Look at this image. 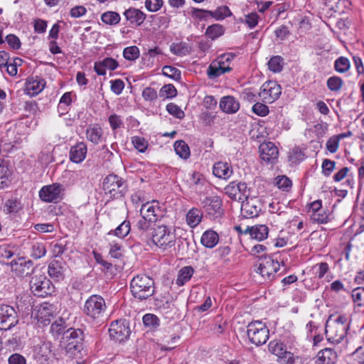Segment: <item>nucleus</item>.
<instances>
[{"label": "nucleus", "instance_id": "20", "mask_svg": "<svg viewBox=\"0 0 364 364\" xmlns=\"http://www.w3.org/2000/svg\"><path fill=\"white\" fill-rule=\"evenodd\" d=\"M87 154V144L83 141H79L70 146L69 159L73 163L80 164L85 159Z\"/></svg>", "mask_w": 364, "mask_h": 364}, {"label": "nucleus", "instance_id": "58", "mask_svg": "<svg viewBox=\"0 0 364 364\" xmlns=\"http://www.w3.org/2000/svg\"><path fill=\"white\" fill-rule=\"evenodd\" d=\"M160 95L166 98H172L176 96L177 90L171 84L165 85L161 88Z\"/></svg>", "mask_w": 364, "mask_h": 364}, {"label": "nucleus", "instance_id": "13", "mask_svg": "<svg viewBox=\"0 0 364 364\" xmlns=\"http://www.w3.org/2000/svg\"><path fill=\"white\" fill-rule=\"evenodd\" d=\"M202 203L205 212L210 220L220 218L223 215V200L219 196L206 197Z\"/></svg>", "mask_w": 364, "mask_h": 364}, {"label": "nucleus", "instance_id": "57", "mask_svg": "<svg viewBox=\"0 0 364 364\" xmlns=\"http://www.w3.org/2000/svg\"><path fill=\"white\" fill-rule=\"evenodd\" d=\"M276 183L279 189L285 191H288L292 186L291 181L286 176H277Z\"/></svg>", "mask_w": 364, "mask_h": 364}, {"label": "nucleus", "instance_id": "53", "mask_svg": "<svg viewBox=\"0 0 364 364\" xmlns=\"http://www.w3.org/2000/svg\"><path fill=\"white\" fill-rule=\"evenodd\" d=\"M123 56L126 60H135L139 57V49L136 46L127 47L123 50Z\"/></svg>", "mask_w": 364, "mask_h": 364}, {"label": "nucleus", "instance_id": "51", "mask_svg": "<svg viewBox=\"0 0 364 364\" xmlns=\"http://www.w3.org/2000/svg\"><path fill=\"white\" fill-rule=\"evenodd\" d=\"M269 69L274 73H279L283 68V59L279 55L273 56L268 62Z\"/></svg>", "mask_w": 364, "mask_h": 364}, {"label": "nucleus", "instance_id": "63", "mask_svg": "<svg viewBox=\"0 0 364 364\" xmlns=\"http://www.w3.org/2000/svg\"><path fill=\"white\" fill-rule=\"evenodd\" d=\"M163 74L171 78H178L181 77V71L173 66L165 65L162 69Z\"/></svg>", "mask_w": 364, "mask_h": 364}, {"label": "nucleus", "instance_id": "43", "mask_svg": "<svg viewBox=\"0 0 364 364\" xmlns=\"http://www.w3.org/2000/svg\"><path fill=\"white\" fill-rule=\"evenodd\" d=\"M101 20L107 25H117L120 22L121 17L117 12L106 11L101 15Z\"/></svg>", "mask_w": 364, "mask_h": 364}, {"label": "nucleus", "instance_id": "24", "mask_svg": "<svg viewBox=\"0 0 364 364\" xmlns=\"http://www.w3.org/2000/svg\"><path fill=\"white\" fill-rule=\"evenodd\" d=\"M213 175L220 179L228 180L233 173L232 167L226 161H218L213 167Z\"/></svg>", "mask_w": 364, "mask_h": 364}, {"label": "nucleus", "instance_id": "31", "mask_svg": "<svg viewBox=\"0 0 364 364\" xmlns=\"http://www.w3.org/2000/svg\"><path fill=\"white\" fill-rule=\"evenodd\" d=\"M102 136L103 130L98 124L90 125L86 129L87 139L95 145L102 141Z\"/></svg>", "mask_w": 364, "mask_h": 364}, {"label": "nucleus", "instance_id": "48", "mask_svg": "<svg viewBox=\"0 0 364 364\" xmlns=\"http://www.w3.org/2000/svg\"><path fill=\"white\" fill-rule=\"evenodd\" d=\"M224 33V28L220 24H213L209 26L205 31V35L208 38L215 40Z\"/></svg>", "mask_w": 364, "mask_h": 364}, {"label": "nucleus", "instance_id": "4", "mask_svg": "<svg viewBox=\"0 0 364 364\" xmlns=\"http://www.w3.org/2000/svg\"><path fill=\"white\" fill-rule=\"evenodd\" d=\"M107 310L104 298L98 294H92L85 301L82 312L89 319L95 321L102 318Z\"/></svg>", "mask_w": 364, "mask_h": 364}, {"label": "nucleus", "instance_id": "25", "mask_svg": "<svg viewBox=\"0 0 364 364\" xmlns=\"http://www.w3.org/2000/svg\"><path fill=\"white\" fill-rule=\"evenodd\" d=\"M243 232L245 235L249 234L252 239L262 241L267 238L269 228L265 225H255L247 226Z\"/></svg>", "mask_w": 364, "mask_h": 364}, {"label": "nucleus", "instance_id": "52", "mask_svg": "<svg viewBox=\"0 0 364 364\" xmlns=\"http://www.w3.org/2000/svg\"><path fill=\"white\" fill-rule=\"evenodd\" d=\"M132 143L133 144L134 148L141 153L145 152L149 145L147 140H146L144 137L139 136H132Z\"/></svg>", "mask_w": 364, "mask_h": 364}, {"label": "nucleus", "instance_id": "28", "mask_svg": "<svg viewBox=\"0 0 364 364\" xmlns=\"http://www.w3.org/2000/svg\"><path fill=\"white\" fill-rule=\"evenodd\" d=\"M33 356L37 361L43 363L50 358L51 353V343L50 342H43L34 347Z\"/></svg>", "mask_w": 364, "mask_h": 364}, {"label": "nucleus", "instance_id": "7", "mask_svg": "<svg viewBox=\"0 0 364 364\" xmlns=\"http://www.w3.org/2000/svg\"><path fill=\"white\" fill-rule=\"evenodd\" d=\"M249 341L257 346L264 344L269 339V331L266 324L261 321L250 322L247 326Z\"/></svg>", "mask_w": 364, "mask_h": 364}, {"label": "nucleus", "instance_id": "27", "mask_svg": "<svg viewBox=\"0 0 364 364\" xmlns=\"http://www.w3.org/2000/svg\"><path fill=\"white\" fill-rule=\"evenodd\" d=\"M337 357V353L333 348H325L318 352L316 364H334Z\"/></svg>", "mask_w": 364, "mask_h": 364}, {"label": "nucleus", "instance_id": "32", "mask_svg": "<svg viewBox=\"0 0 364 364\" xmlns=\"http://www.w3.org/2000/svg\"><path fill=\"white\" fill-rule=\"evenodd\" d=\"M219 241L218 233L212 230H208L203 232L200 238L201 244L207 248H213Z\"/></svg>", "mask_w": 364, "mask_h": 364}, {"label": "nucleus", "instance_id": "33", "mask_svg": "<svg viewBox=\"0 0 364 364\" xmlns=\"http://www.w3.org/2000/svg\"><path fill=\"white\" fill-rule=\"evenodd\" d=\"M194 272L195 270L191 266H185L182 267L178 273L176 284L178 287L183 286L185 284H186L188 281L191 280Z\"/></svg>", "mask_w": 364, "mask_h": 364}, {"label": "nucleus", "instance_id": "37", "mask_svg": "<svg viewBox=\"0 0 364 364\" xmlns=\"http://www.w3.org/2000/svg\"><path fill=\"white\" fill-rule=\"evenodd\" d=\"M311 219L318 224H326L331 220V213L327 208H323L321 211L311 213Z\"/></svg>", "mask_w": 364, "mask_h": 364}, {"label": "nucleus", "instance_id": "14", "mask_svg": "<svg viewBox=\"0 0 364 364\" xmlns=\"http://www.w3.org/2000/svg\"><path fill=\"white\" fill-rule=\"evenodd\" d=\"M109 333L113 340L122 342L129 337L131 331L126 320H119L111 323Z\"/></svg>", "mask_w": 364, "mask_h": 364}, {"label": "nucleus", "instance_id": "46", "mask_svg": "<svg viewBox=\"0 0 364 364\" xmlns=\"http://www.w3.org/2000/svg\"><path fill=\"white\" fill-rule=\"evenodd\" d=\"M11 181V172L6 166H0V189L9 186Z\"/></svg>", "mask_w": 364, "mask_h": 364}, {"label": "nucleus", "instance_id": "39", "mask_svg": "<svg viewBox=\"0 0 364 364\" xmlns=\"http://www.w3.org/2000/svg\"><path fill=\"white\" fill-rule=\"evenodd\" d=\"M46 249L43 243L33 242L31 245V256L36 259H40L46 255Z\"/></svg>", "mask_w": 364, "mask_h": 364}, {"label": "nucleus", "instance_id": "1", "mask_svg": "<svg viewBox=\"0 0 364 364\" xmlns=\"http://www.w3.org/2000/svg\"><path fill=\"white\" fill-rule=\"evenodd\" d=\"M349 326L346 316L339 315L336 318L330 316L325 326L327 340L333 344L340 343L346 337Z\"/></svg>", "mask_w": 364, "mask_h": 364}, {"label": "nucleus", "instance_id": "35", "mask_svg": "<svg viewBox=\"0 0 364 364\" xmlns=\"http://www.w3.org/2000/svg\"><path fill=\"white\" fill-rule=\"evenodd\" d=\"M131 230V223L129 220H124L114 230H110L107 235H114L119 238L123 239L129 235Z\"/></svg>", "mask_w": 364, "mask_h": 364}, {"label": "nucleus", "instance_id": "9", "mask_svg": "<svg viewBox=\"0 0 364 364\" xmlns=\"http://www.w3.org/2000/svg\"><path fill=\"white\" fill-rule=\"evenodd\" d=\"M250 191L246 183L238 181H231L224 188L225 194L235 201L242 202L247 199Z\"/></svg>", "mask_w": 364, "mask_h": 364}, {"label": "nucleus", "instance_id": "55", "mask_svg": "<svg viewBox=\"0 0 364 364\" xmlns=\"http://www.w3.org/2000/svg\"><path fill=\"white\" fill-rule=\"evenodd\" d=\"M351 296L353 302L358 306H364V287H358L353 289Z\"/></svg>", "mask_w": 364, "mask_h": 364}, {"label": "nucleus", "instance_id": "17", "mask_svg": "<svg viewBox=\"0 0 364 364\" xmlns=\"http://www.w3.org/2000/svg\"><path fill=\"white\" fill-rule=\"evenodd\" d=\"M11 268L18 277H24L28 275L32 271L33 262L30 259L24 257H18L13 259L11 263Z\"/></svg>", "mask_w": 364, "mask_h": 364}, {"label": "nucleus", "instance_id": "8", "mask_svg": "<svg viewBox=\"0 0 364 364\" xmlns=\"http://www.w3.org/2000/svg\"><path fill=\"white\" fill-rule=\"evenodd\" d=\"M30 287L33 294L38 297L50 295L54 291L52 282L43 274L32 277Z\"/></svg>", "mask_w": 364, "mask_h": 364}, {"label": "nucleus", "instance_id": "22", "mask_svg": "<svg viewBox=\"0 0 364 364\" xmlns=\"http://www.w3.org/2000/svg\"><path fill=\"white\" fill-rule=\"evenodd\" d=\"M123 15L129 23L134 26H141L146 18V15L143 11L133 7L126 9Z\"/></svg>", "mask_w": 364, "mask_h": 364}, {"label": "nucleus", "instance_id": "18", "mask_svg": "<svg viewBox=\"0 0 364 364\" xmlns=\"http://www.w3.org/2000/svg\"><path fill=\"white\" fill-rule=\"evenodd\" d=\"M260 158L267 163H274L279 155L277 147L274 143L268 141L260 144L259 147Z\"/></svg>", "mask_w": 364, "mask_h": 364}, {"label": "nucleus", "instance_id": "40", "mask_svg": "<svg viewBox=\"0 0 364 364\" xmlns=\"http://www.w3.org/2000/svg\"><path fill=\"white\" fill-rule=\"evenodd\" d=\"M288 159L289 161L291 162V164H298L304 160V151L299 147H294L289 151Z\"/></svg>", "mask_w": 364, "mask_h": 364}, {"label": "nucleus", "instance_id": "29", "mask_svg": "<svg viewBox=\"0 0 364 364\" xmlns=\"http://www.w3.org/2000/svg\"><path fill=\"white\" fill-rule=\"evenodd\" d=\"M219 105L222 111L228 114H234L240 109L238 100L230 95L223 97Z\"/></svg>", "mask_w": 364, "mask_h": 364}, {"label": "nucleus", "instance_id": "64", "mask_svg": "<svg viewBox=\"0 0 364 364\" xmlns=\"http://www.w3.org/2000/svg\"><path fill=\"white\" fill-rule=\"evenodd\" d=\"M339 141L336 135L330 137L326 144L327 150L331 154L336 153L338 149Z\"/></svg>", "mask_w": 364, "mask_h": 364}, {"label": "nucleus", "instance_id": "26", "mask_svg": "<svg viewBox=\"0 0 364 364\" xmlns=\"http://www.w3.org/2000/svg\"><path fill=\"white\" fill-rule=\"evenodd\" d=\"M64 336L68 345L73 346L75 349H77L84 340V333L80 328H69L64 333Z\"/></svg>", "mask_w": 364, "mask_h": 364}, {"label": "nucleus", "instance_id": "47", "mask_svg": "<svg viewBox=\"0 0 364 364\" xmlns=\"http://www.w3.org/2000/svg\"><path fill=\"white\" fill-rule=\"evenodd\" d=\"M350 68V60L343 56L338 57L334 61V69L339 73H344L349 70Z\"/></svg>", "mask_w": 364, "mask_h": 364}, {"label": "nucleus", "instance_id": "30", "mask_svg": "<svg viewBox=\"0 0 364 364\" xmlns=\"http://www.w3.org/2000/svg\"><path fill=\"white\" fill-rule=\"evenodd\" d=\"M65 263L60 259H53L48 265V274L50 277L60 280L64 278Z\"/></svg>", "mask_w": 364, "mask_h": 364}, {"label": "nucleus", "instance_id": "2", "mask_svg": "<svg viewBox=\"0 0 364 364\" xmlns=\"http://www.w3.org/2000/svg\"><path fill=\"white\" fill-rule=\"evenodd\" d=\"M130 289L134 298L145 300L154 294V282L146 274H138L132 279Z\"/></svg>", "mask_w": 364, "mask_h": 364}, {"label": "nucleus", "instance_id": "61", "mask_svg": "<svg viewBox=\"0 0 364 364\" xmlns=\"http://www.w3.org/2000/svg\"><path fill=\"white\" fill-rule=\"evenodd\" d=\"M64 321L63 319H59L58 321H55L50 326V331L54 336H57L60 334H63L65 331H64Z\"/></svg>", "mask_w": 364, "mask_h": 364}, {"label": "nucleus", "instance_id": "19", "mask_svg": "<svg viewBox=\"0 0 364 364\" xmlns=\"http://www.w3.org/2000/svg\"><path fill=\"white\" fill-rule=\"evenodd\" d=\"M241 206L242 214L245 218H252L257 217L262 210L260 202L256 198L245 199Z\"/></svg>", "mask_w": 364, "mask_h": 364}, {"label": "nucleus", "instance_id": "38", "mask_svg": "<svg viewBox=\"0 0 364 364\" xmlns=\"http://www.w3.org/2000/svg\"><path fill=\"white\" fill-rule=\"evenodd\" d=\"M152 223H154L149 221L145 216H141L136 223V228L138 230L141 232V235H144L146 237H150V232H149V231L151 232L154 228H151Z\"/></svg>", "mask_w": 364, "mask_h": 364}, {"label": "nucleus", "instance_id": "34", "mask_svg": "<svg viewBox=\"0 0 364 364\" xmlns=\"http://www.w3.org/2000/svg\"><path fill=\"white\" fill-rule=\"evenodd\" d=\"M203 218L202 211L196 208H193L186 214V222L191 228L196 227Z\"/></svg>", "mask_w": 364, "mask_h": 364}, {"label": "nucleus", "instance_id": "15", "mask_svg": "<svg viewBox=\"0 0 364 364\" xmlns=\"http://www.w3.org/2000/svg\"><path fill=\"white\" fill-rule=\"evenodd\" d=\"M282 93L281 86L274 81L264 82L260 89L259 97L266 102L272 103L277 100Z\"/></svg>", "mask_w": 364, "mask_h": 364}, {"label": "nucleus", "instance_id": "21", "mask_svg": "<svg viewBox=\"0 0 364 364\" xmlns=\"http://www.w3.org/2000/svg\"><path fill=\"white\" fill-rule=\"evenodd\" d=\"M46 85L44 79L38 76H31L26 79L25 87L26 93L31 96L38 95L43 91Z\"/></svg>", "mask_w": 364, "mask_h": 364}, {"label": "nucleus", "instance_id": "45", "mask_svg": "<svg viewBox=\"0 0 364 364\" xmlns=\"http://www.w3.org/2000/svg\"><path fill=\"white\" fill-rule=\"evenodd\" d=\"M209 15L217 21H221L226 17L230 16L232 13L227 6H222L218 7L215 11H208Z\"/></svg>", "mask_w": 364, "mask_h": 364}, {"label": "nucleus", "instance_id": "59", "mask_svg": "<svg viewBox=\"0 0 364 364\" xmlns=\"http://www.w3.org/2000/svg\"><path fill=\"white\" fill-rule=\"evenodd\" d=\"M142 321L144 326L148 327H156L159 326V319L154 314H145L143 316Z\"/></svg>", "mask_w": 364, "mask_h": 364}, {"label": "nucleus", "instance_id": "54", "mask_svg": "<svg viewBox=\"0 0 364 364\" xmlns=\"http://www.w3.org/2000/svg\"><path fill=\"white\" fill-rule=\"evenodd\" d=\"M314 269L316 271L315 272L316 277L319 279L323 278L326 274L330 273L329 265L326 262L317 263L314 267Z\"/></svg>", "mask_w": 364, "mask_h": 364}, {"label": "nucleus", "instance_id": "11", "mask_svg": "<svg viewBox=\"0 0 364 364\" xmlns=\"http://www.w3.org/2000/svg\"><path fill=\"white\" fill-rule=\"evenodd\" d=\"M280 264L277 259L272 257H264L256 272L259 273L265 280L272 281L275 274L279 270Z\"/></svg>", "mask_w": 364, "mask_h": 364}, {"label": "nucleus", "instance_id": "23", "mask_svg": "<svg viewBox=\"0 0 364 364\" xmlns=\"http://www.w3.org/2000/svg\"><path fill=\"white\" fill-rule=\"evenodd\" d=\"M119 67V63L114 58L107 57L94 64V70L98 75H106V70L113 71Z\"/></svg>", "mask_w": 364, "mask_h": 364}, {"label": "nucleus", "instance_id": "49", "mask_svg": "<svg viewBox=\"0 0 364 364\" xmlns=\"http://www.w3.org/2000/svg\"><path fill=\"white\" fill-rule=\"evenodd\" d=\"M170 50L174 55L184 56L190 53V48L186 43H173L170 47Z\"/></svg>", "mask_w": 364, "mask_h": 364}, {"label": "nucleus", "instance_id": "16", "mask_svg": "<svg viewBox=\"0 0 364 364\" xmlns=\"http://www.w3.org/2000/svg\"><path fill=\"white\" fill-rule=\"evenodd\" d=\"M141 216H145L149 221L156 223L161 216L162 211L158 201L153 200L143 204L140 209Z\"/></svg>", "mask_w": 364, "mask_h": 364}, {"label": "nucleus", "instance_id": "62", "mask_svg": "<svg viewBox=\"0 0 364 364\" xmlns=\"http://www.w3.org/2000/svg\"><path fill=\"white\" fill-rule=\"evenodd\" d=\"M336 162L330 159H324L322 162V173L326 176H329L335 168Z\"/></svg>", "mask_w": 364, "mask_h": 364}, {"label": "nucleus", "instance_id": "56", "mask_svg": "<svg viewBox=\"0 0 364 364\" xmlns=\"http://www.w3.org/2000/svg\"><path fill=\"white\" fill-rule=\"evenodd\" d=\"M166 110L167 112L173 115V117L179 119H183L184 117H185V113L181 109V107H179L177 105L174 104V103H168L167 105H166Z\"/></svg>", "mask_w": 364, "mask_h": 364}, {"label": "nucleus", "instance_id": "42", "mask_svg": "<svg viewBox=\"0 0 364 364\" xmlns=\"http://www.w3.org/2000/svg\"><path fill=\"white\" fill-rule=\"evenodd\" d=\"M109 255L114 259H119L123 257V246L121 242L116 240L109 243Z\"/></svg>", "mask_w": 364, "mask_h": 364}, {"label": "nucleus", "instance_id": "5", "mask_svg": "<svg viewBox=\"0 0 364 364\" xmlns=\"http://www.w3.org/2000/svg\"><path fill=\"white\" fill-rule=\"evenodd\" d=\"M236 54L233 53H223L214 60L208 66L207 75L209 79L213 80L220 75L232 70L230 64Z\"/></svg>", "mask_w": 364, "mask_h": 364}, {"label": "nucleus", "instance_id": "6", "mask_svg": "<svg viewBox=\"0 0 364 364\" xmlns=\"http://www.w3.org/2000/svg\"><path fill=\"white\" fill-rule=\"evenodd\" d=\"M102 188L110 198L117 199L124 196L127 186L122 178L116 174H109L105 178Z\"/></svg>", "mask_w": 364, "mask_h": 364}, {"label": "nucleus", "instance_id": "41", "mask_svg": "<svg viewBox=\"0 0 364 364\" xmlns=\"http://www.w3.org/2000/svg\"><path fill=\"white\" fill-rule=\"evenodd\" d=\"M268 349L270 353L278 356L279 358H284L287 350L284 344L277 341H272L268 345Z\"/></svg>", "mask_w": 364, "mask_h": 364}, {"label": "nucleus", "instance_id": "50", "mask_svg": "<svg viewBox=\"0 0 364 364\" xmlns=\"http://www.w3.org/2000/svg\"><path fill=\"white\" fill-rule=\"evenodd\" d=\"M343 81L338 76L330 77L326 82V85L331 91L338 92L343 87Z\"/></svg>", "mask_w": 364, "mask_h": 364}, {"label": "nucleus", "instance_id": "10", "mask_svg": "<svg viewBox=\"0 0 364 364\" xmlns=\"http://www.w3.org/2000/svg\"><path fill=\"white\" fill-rule=\"evenodd\" d=\"M64 188L62 184L54 183L43 186L38 195L41 200L46 203H57L63 199Z\"/></svg>", "mask_w": 364, "mask_h": 364}, {"label": "nucleus", "instance_id": "3", "mask_svg": "<svg viewBox=\"0 0 364 364\" xmlns=\"http://www.w3.org/2000/svg\"><path fill=\"white\" fill-rule=\"evenodd\" d=\"M149 239L159 248L166 250L175 245L176 233L172 228L165 225H156L150 232Z\"/></svg>", "mask_w": 364, "mask_h": 364}, {"label": "nucleus", "instance_id": "12", "mask_svg": "<svg viewBox=\"0 0 364 364\" xmlns=\"http://www.w3.org/2000/svg\"><path fill=\"white\" fill-rule=\"evenodd\" d=\"M18 323V314L9 305H0V330H9Z\"/></svg>", "mask_w": 364, "mask_h": 364}, {"label": "nucleus", "instance_id": "44", "mask_svg": "<svg viewBox=\"0 0 364 364\" xmlns=\"http://www.w3.org/2000/svg\"><path fill=\"white\" fill-rule=\"evenodd\" d=\"M21 209L22 205L17 198L8 199L4 206V210L6 213H17Z\"/></svg>", "mask_w": 364, "mask_h": 364}, {"label": "nucleus", "instance_id": "60", "mask_svg": "<svg viewBox=\"0 0 364 364\" xmlns=\"http://www.w3.org/2000/svg\"><path fill=\"white\" fill-rule=\"evenodd\" d=\"M252 111L253 113L260 117H265L269 112V107L266 105L260 102H256L252 106Z\"/></svg>", "mask_w": 364, "mask_h": 364}, {"label": "nucleus", "instance_id": "36", "mask_svg": "<svg viewBox=\"0 0 364 364\" xmlns=\"http://www.w3.org/2000/svg\"><path fill=\"white\" fill-rule=\"evenodd\" d=\"M174 150L176 154L183 159H187L190 157V149L188 145L183 140H178L174 143Z\"/></svg>", "mask_w": 364, "mask_h": 364}]
</instances>
